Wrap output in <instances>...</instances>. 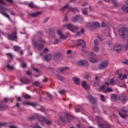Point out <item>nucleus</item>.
<instances>
[{"label":"nucleus","instance_id":"1","mask_svg":"<svg viewBox=\"0 0 128 128\" xmlns=\"http://www.w3.org/2000/svg\"><path fill=\"white\" fill-rule=\"evenodd\" d=\"M107 44H108L110 48V50H115L116 52H122V46L119 44H116L114 48H112L113 46L112 42L108 41Z\"/></svg>","mask_w":128,"mask_h":128},{"label":"nucleus","instance_id":"2","mask_svg":"<svg viewBox=\"0 0 128 128\" xmlns=\"http://www.w3.org/2000/svg\"><path fill=\"white\" fill-rule=\"evenodd\" d=\"M38 120L42 124H46L48 126H50V124H52V120H46V118H44V117L42 115H40L38 117Z\"/></svg>","mask_w":128,"mask_h":128},{"label":"nucleus","instance_id":"3","mask_svg":"<svg viewBox=\"0 0 128 128\" xmlns=\"http://www.w3.org/2000/svg\"><path fill=\"white\" fill-rule=\"evenodd\" d=\"M44 40H42V41L40 42V44H38V42L36 41H34L32 44H33V46L34 48H36L38 50H43L44 46Z\"/></svg>","mask_w":128,"mask_h":128},{"label":"nucleus","instance_id":"4","mask_svg":"<svg viewBox=\"0 0 128 128\" xmlns=\"http://www.w3.org/2000/svg\"><path fill=\"white\" fill-rule=\"evenodd\" d=\"M65 26H66V28L68 30H70L71 32H76L78 30H80V28L78 26H74L73 25L70 24H68Z\"/></svg>","mask_w":128,"mask_h":128},{"label":"nucleus","instance_id":"5","mask_svg":"<svg viewBox=\"0 0 128 128\" xmlns=\"http://www.w3.org/2000/svg\"><path fill=\"white\" fill-rule=\"evenodd\" d=\"M88 59L90 62L93 64L98 62V59L96 58V54H94V52H91L90 53Z\"/></svg>","mask_w":128,"mask_h":128},{"label":"nucleus","instance_id":"6","mask_svg":"<svg viewBox=\"0 0 128 128\" xmlns=\"http://www.w3.org/2000/svg\"><path fill=\"white\" fill-rule=\"evenodd\" d=\"M119 34L120 36L124 38H126L128 34V30L126 28H122L119 31Z\"/></svg>","mask_w":128,"mask_h":128},{"label":"nucleus","instance_id":"7","mask_svg":"<svg viewBox=\"0 0 128 128\" xmlns=\"http://www.w3.org/2000/svg\"><path fill=\"white\" fill-rule=\"evenodd\" d=\"M98 90L99 92H112V89L110 88H107L106 85H104L98 88Z\"/></svg>","mask_w":128,"mask_h":128},{"label":"nucleus","instance_id":"8","mask_svg":"<svg viewBox=\"0 0 128 128\" xmlns=\"http://www.w3.org/2000/svg\"><path fill=\"white\" fill-rule=\"evenodd\" d=\"M84 21V18L80 16V15H76V16L72 18V22H79L82 23Z\"/></svg>","mask_w":128,"mask_h":128},{"label":"nucleus","instance_id":"9","mask_svg":"<svg viewBox=\"0 0 128 128\" xmlns=\"http://www.w3.org/2000/svg\"><path fill=\"white\" fill-rule=\"evenodd\" d=\"M98 26H100V24L98 22H94L93 23L89 22L86 24V27L89 29L92 28H98Z\"/></svg>","mask_w":128,"mask_h":128},{"label":"nucleus","instance_id":"10","mask_svg":"<svg viewBox=\"0 0 128 128\" xmlns=\"http://www.w3.org/2000/svg\"><path fill=\"white\" fill-rule=\"evenodd\" d=\"M57 34H58L60 40H64L68 38V36L62 34V32L60 30H58L57 31Z\"/></svg>","mask_w":128,"mask_h":128},{"label":"nucleus","instance_id":"11","mask_svg":"<svg viewBox=\"0 0 128 128\" xmlns=\"http://www.w3.org/2000/svg\"><path fill=\"white\" fill-rule=\"evenodd\" d=\"M108 66V61L106 60L103 62L101 64H100L99 68L100 70H104V68H106Z\"/></svg>","mask_w":128,"mask_h":128},{"label":"nucleus","instance_id":"12","mask_svg":"<svg viewBox=\"0 0 128 128\" xmlns=\"http://www.w3.org/2000/svg\"><path fill=\"white\" fill-rule=\"evenodd\" d=\"M94 46L93 47V50L96 52H98V50H100V46H98V40H95L94 41Z\"/></svg>","mask_w":128,"mask_h":128},{"label":"nucleus","instance_id":"13","mask_svg":"<svg viewBox=\"0 0 128 128\" xmlns=\"http://www.w3.org/2000/svg\"><path fill=\"white\" fill-rule=\"evenodd\" d=\"M4 6L2 5H0V14H2L3 16H6V18H8L10 20V16L6 14V11L4 10Z\"/></svg>","mask_w":128,"mask_h":128},{"label":"nucleus","instance_id":"14","mask_svg":"<svg viewBox=\"0 0 128 128\" xmlns=\"http://www.w3.org/2000/svg\"><path fill=\"white\" fill-rule=\"evenodd\" d=\"M122 8L124 12L128 14V0L126 1V4L122 6Z\"/></svg>","mask_w":128,"mask_h":128},{"label":"nucleus","instance_id":"15","mask_svg":"<svg viewBox=\"0 0 128 128\" xmlns=\"http://www.w3.org/2000/svg\"><path fill=\"white\" fill-rule=\"evenodd\" d=\"M77 44L78 46H81L82 48H84L86 46V42L82 40H79L77 41Z\"/></svg>","mask_w":128,"mask_h":128},{"label":"nucleus","instance_id":"16","mask_svg":"<svg viewBox=\"0 0 128 128\" xmlns=\"http://www.w3.org/2000/svg\"><path fill=\"white\" fill-rule=\"evenodd\" d=\"M78 64L80 66H88V61L85 60H80L78 62Z\"/></svg>","mask_w":128,"mask_h":128},{"label":"nucleus","instance_id":"17","mask_svg":"<svg viewBox=\"0 0 128 128\" xmlns=\"http://www.w3.org/2000/svg\"><path fill=\"white\" fill-rule=\"evenodd\" d=\"M82 86L85 88V90H88L90 88V87L88 84V83L86 81H82Z\"/></svg>","mask_w":128,"mask_h":128},{"label":"nucleus","instance_id":"18","mask_svg":"<svg viewBox=\"0 0 128 128\" xmlns=\"http://www.w3.org/2000/svg\"><path fill=\"white\" fill-rule=\"evenodd\" d=\"M98 125L99 126L100 128H110V126H108V124H104L102 122H100V121L98 120Z\"/></svg>","mask_w":128,"mask_h":128},{"label":"nucleus","instance_id":"19","mask_svg":"<svg viewBox=\"0 0 128 128\" xmlns=\"http://www.w3.org/2000/svg\"><path fill=\"white\" fill-rule=\"evenodd\" d=\"M16 38V32H14L10 36H8V39L12 40H14Z\"/></svg>","mask_w":128,"mask_h":128},{"label":"nucleus","instance_id":"20","mask_svg":"<svg viewBox=\"0 0 128 128\" xmlns=\"http://www.w3.org/2000/svg\"><path fill=\"white\" fill-rule=\"evenodd\" d=\"M72 10V8L66 5L64 7H62L61 9V10L62 12H64V10Z\"/></svg>","mask_w":128,"mask_h":128},{"label":"nucleus","instance_id":"21","mask_svg":"<svg viewBox=\"0 0 128 128\" xmlns=\"http://www.w3.org/2000/svg\"><path fill=\"white\" fill-rule=\"evenodd\" d=\"M82 108L80 105H77L75 107V112H82Z\"/></svg>","mask_w":128,"mask_h":128},{"label":"nucleus","instance_id":"22","mask_svg":"<svg viewBox=\"0 0 128 128\" xmlns=\"http://www.w3.org/2000/svg\"><path fill=\"white\" fill-rule=\"evenodd\" d=\"M120 100H122V102L126 104L128 102V98L126 96H121L120 97Z\"/></svg>","mask_w":128,"mask_h":128},{"label":"nucleus","instance_id":"23","mask_svg":"<svg viewBox=\"0 0 128 128\" xmlns=\"http://www.w3.org/2000/svg\"><path fill=\"white\" fill-rule=\"evenodd\" d=\"M127 76H126V74H120L119 75H118V78H119V80H126V78H127Z\"/></svg>","mask_w":128,"mask_h":128},{"label":"nucleus","instance_id":"24","mask_svg":"<svg viewBox=\"0 0 128 128\" xmlns=\"http://www.w3.org/2000/svg\"><path fill=\"white\" fill-rule=\"evenodd\" d=\"M88 98L91 104H96V100L92 96H88Z\"/></svg>","mask_w":128,"mask_h":128},{"label":"nucleus","instance_id":"25","mask_svg":"<svg viewBox=\"0 0 128 128\" xmlns=\"http://www.w3.org/2000/svg\"><path fill=\"white\" fill-rule=\"evenodd\" d=\"M104 0L106 2H113L115 6H118V2H116V0Z\"/></svg>","mask_w":128,"mask_h":128},{"label":"nucleus","instance_id":"26","mask_svg":"<svg viewBox=\"0 0 128 128\" xmlns=\"http://www.w3.org/2000/svg\"><path fill=\"white\" fill-rule=\"evenodd\" d=\"M24 104H25V106H36V104L34 102H26L24 103Z\"/></svg>","mask_w":128,"mask_h":128},{"label":"nucleus","instance_id":"27","mask_svg":"<svg viewBox=\"0 0 128 128\" xmlns=\"http://www.w3.org/2000/svg\"><path fill=\"white\" fill-rule=\"evenodd\" d=\"M112 102H116L118 100V95L113 94L111 96Z\"/></svg>","mask_w":128,"mask_h":128},{"label":"nucleus","instance_id":"28","mask_svg":"<svg viewBox=\"0 0 128 128\" xmlns=\"http://www.w3.org/2000/svg\"><path fill=\"white\" fill-rule=\"evenodd\" d=\"M20 82L22 84H28V82H30V80L26 78H22Z\"/></svg>","mask_w":128,"mask_h":128},{"label":"nucleus","instance_id":"29","mask_svg":"<svg viewBox=\"0 0 128 128\" xmlns=\"http://www.w3.org/2000/svg\"><path fill=\"white\" fill-rule=\"evenodd\" d=\"M40 14H42L41 12H34V13L31 14V16H40Z\"/></svg>","mask_w":128,"mask_h":128},{"label":"nucleus","instance_id":"30","mask_svg":"<svg viewBox=\"0 0 128 128\" xmlns=\"http://www.w3.org/2000/svg\"><path fill=\"white\" fill-rule=\"evenodd\" d=\"M44 58L47 62H48V60H52V55L48 54L45 56Z\"/></svg>","mask_w":128,"mask_h":128},{"label":"nucleus","instance_id":"31","mask_svg":"<svg viewBox=\"0 0 128 128\" xmlns=\"http://www.w3.org/2000/svg\"><path fill=\"white\" fill-rule=\"evenodd\" d=\"M108 82H106V84H107V86H108V84H112V86H114V79H111Z\"/></svg>","mask_w":128,"mask_h":128},{"label":"nucleus","instance_id":"32","mask_svg":"<svg viewBox=\"0 0 128 128\" xmlns=\"http://www.w3.org/2000/svg\"><path fill=\"white\" fill-rule=\"evenodd\" d=\"M73 80L76 84H80V78H73Z\"/></svg>","mask_w":128,"mask_h":128},{"label":"nucleus","instance_id":"33","mask_svg":"<svg viewBox=\"0 0 128 128\" xmlns=\"http://www.w3.org/2000/svg\"><path fill=\"white\" fill-rule=\"evenodd\" d=\"M84 29H82L80 32H78V33H77V36H82V34H84Z\"/></svg>","mask_w":128,"mask_h":128},{"label":"nucleus","instance_id":"34","mask_svg":"<svg viewBox=\"0 0 128 128\" xmlns=\"http://www.w3.org/2000/svg\"><path fill=\"white\" fill-rule=\"evenodd\" d=\"M7 68H8V70H14V66H12L10 64L7 65Z\"/></svg>","mask_w":128,"mask_h":128},{"label":"nucleus","instance_id":"35","mask_svg":"<svg viewBox=\"0 0 128 128\" xmlns=\"http://www.w3.org/2000/svg\"><path fill=\"white\" fill-rule=\"evenodd\" d=\"M29 6L30 8H36V6L32 3L29 4Z\"/></svg>","mask_w":128,"mask_h":128},{"label":"nucleus","instance_id":"36","mask_svg":"<svg viewBox=\"0 0 128 128\" xmlns=\"http://www.w3.org/2000/svg\"><path fill=\"white\" fill-rule=\"evenodd\" d=\"M14 49L16 52H18V50H20V48L16 46L14 47Z\"/></svg>","mask_w":128,"mask_h":128},{"label":"nucleus","instance_id":"37","mask_svg":"<svg viewBox=\"0 0 128 128\" xmlns=\"http://www.w3.org/2000/svg\"><path fill=\"white\" fill-rule=\"evenodd\" d=\"M59 93L60 94H64L66 93V91L65 90H62L59 92Z\"/></svg>","mask_w":128,"mask_h":128},{"label":"nucleus","instance_id":"38","mask_svg":"<svg viewBox=\"0 0 128 128\" xmlns=\"http://www.w3.org/2000/svg\"><path fill=\"white\" fill-rule=\"evenodd\" d=\"M68 67H64L63 68H60V72H62L64 70H68Z\"/></svg>","mask_w":128,"mask_h":128},{"label":"nucleus","instance_id":"39","mask_svg":"<svg viewBox=\"0 0 128 128\" xmlns=\"http://www.w3.org/2000/svg\"><path fill=\"white\" fill-rule=\"evenodd\" d=\"M100 96H101V100L102 102H104L106 100V96H104V95H100Z\"/></svg>","mask_w":128,"mask_h":128},{"label":"nucleus","instance_id":"40","mask_svg":"<svg viewBox=\"0 0 128 128\" xmlns=\"http://www.w3.org/2000/svg\"><path fill=\"white\" fill-rule=\"evenodd\" d=\"M82 14H88V9L85 8L83 11H82Z\"/></svg>","mask_w":128,"mask_h":128},{"label":"nucleus","instance_id":"41","mask_svg":"<svg viewBox=\"0 0 128 128\" xmlns=\"http://www.w3.org/2000/svg\"><path fill=\"white\" fill-rule=\"evenodd\" d=\"M8 124L6 123H0V128H2V126H6Z\"/></svg>","mask_w":128,"mask_h":128},{"label":"nucleus","instance_id":"42","mask_svg":"<svg viewBox=\"0 0 128 128\" xmlns=\"http://www.w3.org/2000/svg\"><path fill=\"white\" fill-rule=\"evenodd\" d=\"M119 114L121 118H126V115H123L122 114V113L119 112Z\"/></svg>","mask_w":128,"mask_h":128},{"label":"nucleus","instance_id":"43","mask_svg":"<svg viewBox=\"0 0 128 128\" xmlns=\"http://www.w3.org/2000/svg\"><path fill=\"white\" fill-rule=\"evenodd\" d=\"M48 96V98H52V94H50V92H46V93Z\"/></svg>","mask_w":128,"mask_h":128},{"label":"nucleus","instance_id":"44","mask_svg":"<svg viewBox=\"0 0 128 128\" xmlns=\"http://www.w3.org/2000/svg\"><path fill=\"white\" fill-rule=\"evenodd\" d=\"M26 67V63L22 62V68H25Z\"/></svg>","mask_w":128,"mask_h":128},{"label":"nucleus","instance_id":"45","mask_svg":"<svg viewBox=\"0 0 128 128\" xmlns=\"http://www.w3.org/2000/svg\"><path fill=\"white\" fill-rule=\"evenodd\" d=\"M58 80H64V78H62V76H58Z\"/></svg>","mask_w":128,"mask_h":128},{"label":"nucleus","instance_id":"46","mask_svg":"<svg viewBox=\"0 0 128 128\" xmlns=\"http://www.w3.org/2000/svg\"><path fill=\"white\" fill-rule=\"evenodd\" d=\"M58 42H60V40L58 39H56L55 40L54 44H58Z\"/></svg>","mask_w":128,"mask_h":128},{"label":"nucleus","instance_id":"47","mask_svg":"<svg viewBox=\"0 0 128 128\" xmlns=\"http://www.w3.org/2000/svg\"><path fill=\"white\" fill-rule=\"evenodd\" d=\"M25 98H30V96L29 94H26L24 96Z\"/></svg>","mask_w":128,"mask_h":128},{"label":"nucleus","instance_id":"48","mask_svg":"<svg viewBox=\"0 0 128 128\" xmlns=\"http://www.w3.org/2000/svg\"><path fill=\"white\" fill-rule=\"evenodd\" d=\"M120 88H126V84H124L122 85L120 84H119Z\"/></svg>","mask_w":128,"mask_h":128},{"label":"nucleus","instance_id":"49","mask_svg":"<svg viewBox=\"0 0 128 128\" xmlns=\"http://www.w3.org/2000/svg\"><path fill=\"white\" fill-rule=\"evenodd\" d=\"M9 128H18V126H9Z\"/></svg>","mask_w":128,"mask_h":128},{"label":"nucleus","instance_id":"50","mask_svg":"<svg viewBox=\"0 0 128 128\" xmlns=\"http://www.w3.org/2000/svg\"><path fill=\"white\" fill-rule=\"evenodd\" d=\"M7 56H10V58H12V54H10V53L7 54Z\"/></svg>","mask_w":128,"mask_h":128},{"label":"nucleus","instance_id":"51","mask_svg":"<svg viewBox=\"0 0 128 128\" xmlns=\"http://www.w3.org/2000/svg\"><path fill=\"white\" fill-rule=\"evenodd\" d=\"M34 84H35V86H40V82H38L36 81L35 82Z\"/></svg>","mask_w":128,"mask_h":128},{"label":"nucleus","instance_id":"52","mask_svg":"<svg viewBox=\"0 0 128 128\" xmlns=\"http://www.w3.org/2000/svg\"><path fill=\"white\" fill-rule=\"evenodd\" d=\"M26 74H28V76H30L32 74V72L28 71L26 72Z\"/></svg>","mask_w":128,"mask_h":128},{"label":"nucleus","instance_id":"53","mask_svg":"<svg viewBox=\"0 0 128 128\" xmlns=\"http://www.w3.org/2000/svg\"><path fill=\"white\" fill-rule=\"evenodd\" d=\"M9 99L8 98H5L4 99V102H8V101Z\"/></svg>","mask_w":128,"mask_h":128},{"label":"nucleus","instance_id":"54","mask_svg":"<svg viewBox=\"0 0 128 128\" xmlns=\"http://www.w3.org/2000/svg\"><path fill=\"white\" fill-rule=\"evenodd\" d=\"M34 70H35L36 72H40V70L36 68V69H34Z\"/></svg>","mask_w":128,"mask_h":128},{"label":"nucleus","instance_id":"55","mask_svg":"<svg viewBox=\"0 0 128 128\" xmlns=\"http://www.w3.org/2000/svg\"><path fill=\"white\" fill-rule=\"evenodd\" d=\"M48 52V48H45L44 50V52Z\"/></svg>","mask_w":128,"mask_h":128},{"label":"nucleus","instance_id":"56","mask_svg":"<svg viewBox=\"0 0 128 128\" xmlns=\"http://www.w3.org/2000/svg\"><path fill=\"white\" fill-rule=\"evenodd\" d=\"M60 120H61L63 122H66V120H64V118H60Z\"/></svg>","mask_w":128,"mask_h":128},{"label":"nucleus","instance_id":"57","mask_svg":"<svg viewBox=\"0 0 128 128\" xmlns=\"http://www.w3.org/2000/svg\"><path fill=\"white\" fill-rule=\"evenodd\" d=\"M0 4H4V2L2 0H0Z\"/></svg>","mask_w":128,"mask_h":128},{"label":"nucleus","instance_id":"58","mask_svg":"<svg viewBox=\"0 0 128 128\" xmlns=\"http://www.w3.org/2000/svg\"><path fill=\"white\" fill-rule=\"evenodd\" d=\"M124 64H128V60L124 61Z\"/></svg>","mask_w":128,"mask_h":128},{"label":"nucleus","instance_id":"59","mask_svg":"<svg viewBox=\"0 0 128 128\" xmlns=\"http://www.w3.org/2000/svg\"><path fill=\"white\" fill-rule=\"evenodd\" d=\"M70 52H72V50H69L68 51L67 54H70Z\"/></svg>","mask_w":128,"mask_h":128},{"label":"nucleus","instance_id":"60","mask_svg":"<svg viewBox=\"0 0 128 128\" xmlns=\"http://www.w3.org/2000/svg\"><path fill=\"white\" fill-rule=\"evenodd\" d=\"M72 116H68L67 117V118H70V120H72Z\"/></svg>","mask_w":128,"mask_h":128},{"label":"nucleus","instance_id":"61","mask_svg":"<svg viewBox=\"0 0 128 128\" xmlns=\"http://www.w3.org/2000/svg\"><path fill=\"white\" fill-rule=\"evenodd\" d=\"M8 2H12V0H6Z\"/></svg>","mask_w":128,"mask_h":128},{"label":"nucleus","instance_id":"62","mask_svg":"<svg viewBox=\"0 0 128 128\" xmlns=\"http://www.w3.org/2000/svg\"><path fill=\"white\" fill-rule=\"evenodd\" d=\"M16 106L18 107V108H20V104H18V103H16Z\"/></svg>","mask_w":128,"mask_h":128},{"label":"nucleus","instance_id":"63","mask_svg":"<svg viewBox=\"0 0 128 128\" xmlns=\"http://www.w3.org/2000/svg\"><path fill=\"white\" fill-rule=\"evenodd\" d=\"M18 100L20 101V97H18L17 99Z\"/></svg>","mask_w":128,"mask_h":128},{"label":"nucleus","instance_id":"64","mask_svg":"<svg viewBox=\"0 0 128 128\" xmlns=\"http://www.w3.org/2000/svg\"><path fill=\"white\" fill-rule=\"evenodd\" d=\"M104 26H105L104 23H102V26L103 28H104Z\"/></svg>","mask_w":128,"mask_h":128}]
</instances>
